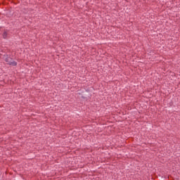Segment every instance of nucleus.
I'll list each match as a JSON object with an SVG mask.
<instances>
[{"instance_id": "2", "label": "nucleus", "mask_w": 180, "mask_h": 180, "mask_svg": "<svg viewBox=\"0 0 180 180\" xmlns=\"http://www.w3.org/2000/svg\"><path fill=\"white\" fill-rule=\"evenodd\" d=\"M3 37H4V39L6 38V32H4V33Z\"/></svg>"}, {"instance_id": "1", "label": "nucleus", "mask_w": 180, "mask_h": 180, "mask_svg": "<svg viewBox=\"0 0 180 180\" xmlns=\"http://www.w3.org/2000/svg\"><path fill=\"white\" fill-rule=\"evenodd\" d=\"M8 64H11L12 65H16V62H11V63H9Z\"/></svg>"}]
</instances>
